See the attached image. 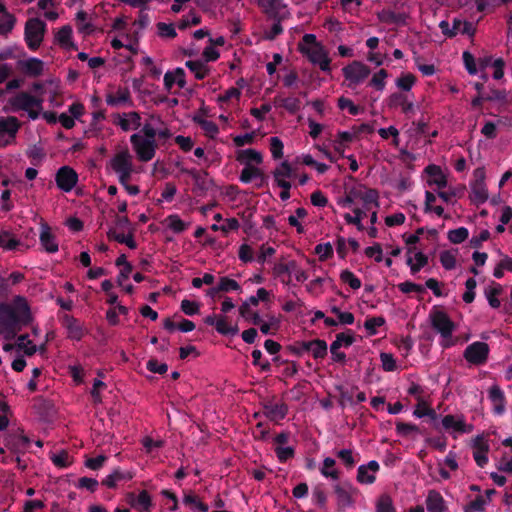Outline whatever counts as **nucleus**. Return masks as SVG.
<instances>
[{
    "mask_svg": "<svg viewBox=\"0 0 512 512\" xmlns=\"http://www.w3.org/2000/svg\"><path fill=\"white\" fill-rule=\"evenodd\" d=\"M32 321L31 308L24 296L16 295L11 302H0V335L5 340L14 339Z\"/></svg>",
    "mask_w": 512,
    "mask_h": 512,
    "instance_id": "f257e3e1",
    "label": "nucleus"
},
{
    "mask_svg": "<svg viewBox=\"0 0 512 512\" xmlns=\"http://www.w3.org/2000/svg\"><path fill=\"white\" fill-rule=\"evenodd\" d=\"M236 160L245 166L239 176L242 183H250L253 177H259V182L255 184V187L262 188L267 185V175L262 169L252 165V163L261 164L263 162V156L259 151L252 148L239 150Z\"/></svg>",
    "mask_w": 512,
    "mask_h": 512,
    "instance_id": "f03ea898",
    "label": "nucleus"
},
{
    "mask_svg": "<svg viewBox=\"0 0 512 512\" xmlns=\"http://www.w3.org/2000/svg\"><path fill=\"white\" fill-rule=\"evenodd\" d=\"M298 49L311 63L318 65L323 72H330L331 60L314 34H305L302 37V42L298 45Z\"/></svg>",
    "mask_w": 512,
    "mask_h": 512,
    "instance_id": "7ed1b4c3",
    "label": "nucleus"
},
{
    "mask_svg": "<svg viewBox=\"0 0 512 512\" xmlns=\"http://www.w3.org/2000/svg\"><path fill=\"white\" fill-rule=\"evenodd\" d=\"M42 104L43 99L41 97L21 91L9 98L7 104L3 107V111L8 113L23 110L28 113L30 119L36 120L39 118L40 112L43 109Z\"/></svg>",
    "mask_w": 512,
    "mask_h": 512,
    "instance_id": "20e7f679",
    "label": "nucleus"
},
{
    "mask_svg": "<svg viewBox=\"0 0 512 512\" xmlns=\"http://www.w3.org/2000/svg\"><path fill=\"white\" fill-rule=\"evenodd\" d=\"M428 319L431 327L443 338L442 346L444 348L449 347L452 343L448 341L452 338L456 328L455 323L450 319L449 315L437 305L431 308Z\"/></svg>",
    "mask_w": 512,
    "mask_h": 512,
    "instance_id": "39448f33",
    "label": "nucleus"
},
{
    "mask_svg": "<svg viewBox=\"0 0 512 512\" xmlns=\"http://www.w3.org/2000/svg\"><path fill=\"white\" fill-rule=\"evenodd\" d=\"M2 441L5 448L13 455H24L31 445V439L20 427L12 428L4 433Z\"/></svg>",
    "mask_w": 512,
    "mask_h": 512,
    "instance_id": "423d86ee",
    "label": "nucleus"
},
{
    "mask_svg": "<svg viewBox=\"0 0 512 512\" xmlns=\"http://www.w3.org/2000/svg\"><path fill=\"white\" fill-rule=\"evenodd\" d=\"M46 23L39 18H31L25 24L24 37L28 48L35 51L43 41Z\"/></svg>",
    "mask_w": 512,
    "mask_h": 512,
    "instance_id": "0eeeda50",
    "label": "nucleus"
},
{
    "mask_svg": "<svg viewBox=\"0 0 512 512\" xmlns=\"http://www.w3.org/2000/svg\"><path fill=\"white\" fill-rule=\"evenodd\" d=\"M486 173L483 167H478L473 172V180L470 182V200L475 205H481L488 199V190L485 184Z\"/></svg>",
    "mask_w": 512,
    "mask_h": 512,
    "instance_id": "6e6552de",
    "label": "nucleus"
},
{
    "mask_svg": "<svg viewBox=\"0 0 512 512\" xmlns=\"http://www.w3.org/2000/svg\"><path fill=\"white\" fill-rule=\"evenodd\" d=\"M130 142L137 154V157L142 162H148L155 156L157 144L153 139H144L139 134H133L130 137Z\"/></svg>",
    "mask_w": 512,
    "mask_h": 512,
    "instance_id": "1a4fd4ad",
    "label": "nucleus"
},
{
    "mask_svg": "<svg viewBox=\"0 0 512 512\" xmlns=\"http://www.w3.org/2000/svg\"><path fill=\"white\" fill-rule=\"evenodd\" d=\"M489 345L482 341H475L469 344L464 350V358L472 365H484L489 357Z\"/></svg>",
    "mask_w": 512,
    "mask_h": 512,
    "instance_id": "9d476101",
    "label": "nucleus"
},
{
    "mask_svg": "<svg viewBox=\"0 0 512 512\" xmlns=\"http://www.w3.org/2000/svg\"><path fill=\"white\" fill-rule=\"evenodd\" d=\"M343 75L346 80L350 81L349 86L358 85L370 74L368 66L360 61H353L351 64L342 69Z\"/></svg>",
    "mask_w": 512,
    "mask_h": 512,
    "instance_id": "9b49d317",
    "label": "nucleus"
},
{
    "mask_svg": "<svg viewBox=\"0 0 512 512\" xmlns=\"http://www.w3.org/2000/svg\"><path fill=\"white\" fill-rule=\"evenodd\" d=\"M55 182L60 190L70 192L78 182V174L70 166H62L56 172Z\"/></svg>",
    "mask_w": 512,
    "mask_h": 512,
    "instance_id": "f8f14e48",
    "label": "nucleus"
},
{
    "mask_svg": "<svg viewBox=\"0 0 512 512\" xmlns=\"http://www.w3.org/2000/svg\"><path fill=\"white\" fill-rule=\"evenodd\" d=\"M355 341L353 333L346 334L344 332L338 333L336 339L330 345V352L332 360L338 363H344L346 361V354L339 352L340 347L351 346Z\"/></svg>",
    "mask_w": 512,
    "mask_h": 512,
    "instance_id": "ddd939ff",
    "label": "nucleus"
},
{
    "mask_svg": "<svg viewBox=\"0 0 512 512\" xmlns=\"http://www.w3.org/2000/svg\"><path fill=\"white\" fill-rule=\"evenodd\" d=\"M21 125V122L15 116L0 117V137L5 134L8 136L4 146L15 142L16 135L21 128Z\"/></svg>",
    "mask_w": 512,
    "mask_h": 512,
    "instance_id": "4468645a",
    "label": "nucleus"
},
{
    "mask_svg": "<svg viewBox=\"0 0 512 512\" xmlns=\"http://www.w3.org/2000/svg\"><path fill=\"white\" fill-rule=\"evenodd\" d=\"M260 6L265 10L267 16L272 20H285L289 16V12L282 11L286 7L282 0H260Z\"/></svg>",
    "mask_w": 512,
    "mask_h": 512,
    "instance_id": "2eb2a0df",
    "label": "nucleus"
},
{
    "mask_svg": "<svg viewBox=\"0 0 512 512\" xmlns=\"http://www.w3.org/2000/svg\"><path fill=\"white\" fill-rule=\"evenodd\" d=\"M263 414L274 422L283 420L289 411L288 405L284 402L273 403L272 401H265L262 403Z\"/></svg>",
    "mask_w": 512,
    "mask_h": 512,
    "instance_id": "dca6fc26",
    "label": "nucleus"
},
{
    "mask_svg": "<svg viewBox=\"0 0 512 512\" xmlns=\"http://www.w3.org/2000/svg\"><path fill=\"white\" fill-rule=\"evenodd\" d=\"M442 427L446 430H454L459 433H470L473 430V425L466 424L463 416L456 419L454 415L448 414L442 418Z\"/></svg>",
    "mask_w": 512,
    "mask_h": 512,
    "instance_id": "f3484780",
    "label": "nucleus"
},
{
    "mask_svg": "<svg viewBox=\"0 0 512 512\" xmlns=\"http://www.w3.org/2000/svg\"><path fill=\"white\" fill-rule=\"evenodd\" d=\"M39 240L41 246L44 248V250L48 253H55L58 251L59 246L56 241L55 235L51 232L50 226L43 222L41 223V231L39 235Z\"/></svg>",
    "mask_w": 512,
    "mask_h": 512,
    "instance_id": "a211bd4d",
    "label": "nucleus"
},
{
    "mask_svg": "<svg viewBox=\"0 0 512 512\" xmlns=\"http://www.w3.org/2000/svg\"><path fill=\"white\" fill-rule=\"evenodd\" d=\"M62 324L67 329L68 338L72 340L80 341L85 335L81 322L73 316L65 315Z\"/></svg>",
    "mask_w": 512,
    "mask_h": 512,
    "instance_id": "6ab92c4d",
    "label": "nucleus"
},
{
    "mask_svg": "<svg viewBox=\"0 0 512 512\" xmlns=\"http://www.w3.org/2000/svg\"><path fill=\"white\" fill-rule=\"evenodd\" d=\"M182 173L189 174L195 183V190H199L202 194L206 193L212 184V180L208 178L206 171L199 172L195 169L181 168Z\"/></svg>",
    "mask_w": 512,
    "mask_h": 512,
    "instance_id": "aec40b11",
    "label": "nucleus"
},
{
    "mask_svg": "<svg viewBox=\"0 0 512 512\" xmlns=\"http://www.w3.org/2000/svg\"><path fill=\"white\" fill-rule=\"evenodd\" d=\"M424 172L429 176L427 180L429 186L436 185L439 189H443L447 186V178L440 166L430 164L424 169Z\"/></svg>",
    "mask_w": 512,
    "mask_h": 512,
    "instance_id": "412c9836",
    "label": "nucleus"
},
{
    "mask_svg": "<svg viewBox=\"0 0 512 512\" xmlns=\"http://www.w3.org/2000/svg\"><path fill=\"white\" fill-rule=\"evenodd\" d=\"M488 397L493 404L494 413L502 415L505 411L506 397L500 386L492 385L488 390Z\"/></svg>",
    "mask_w": 512,
    "mask_h": 512,
    "instance_id": "4be33fe9",
    "label": "nucleus"
},
{
    "mask_svg": "<svg viewBox=\"0 0 512 512\" xmlns=\"http://www.w3.org/2000/svg\"><path fill=\"white\" fill-rule=\"evenodd\" d=\"M380 465L376 460H371L367 465H360L357 470V481L362 484H373L376 480L374 474H369L368 471L373 473L379 471Z\"/></svg>",
    "mask_w": 512,
    "mask_h": 512,
    "instance_id": "5701e85b",
    "label": "nucleus"
},
{
    "mask_svg": "<svg viewBox=\"0 0 512 512\" xmlns=\"http://www.w3.org/2000/svg\"><path fill=\"white\" fill-rule=\"evenodd\" d=\"M110 165L115 173L133 171L131 155L127 150L117 153L111 159Z\"/></svg>",
    "mask_w": 512,
    "mask_h": 512,
    "instance_id": "b1692460",
    "label": "nucleus"
},
{
    "mask_svg": "<svg viewBox=\"0 0 512 512\" xmlns=\"http://www.w3.org/2000/svg\"><path fill=\"white\" fill-rule=\"evenodd\" d=\"M18 67L30 77H38L43 73L44 63L42 60L32 57L28 60H19Z\"/></svg>",
    "mask_w": 512,
    "mask_h": 512,
    "instance_id": "393cba45",
    "label": "nucleus"
},
{
    "mask_svg": "<svg viewBox=\"0 0 512 512\" xmlns=\"http://www.w3.org/2000/svg\"><path fill=\"white\" fill-rule=\"evenodd\" d=\"M426 508L428 512H447L443 496L436 490H430L426 498Z\"/></svg>",
    "mask_w": 512,
    "mask_h": 512,
    "instance_id": "a878e982",
    "label": "nucleus"
},
{
    "mask_svg": "<svg viewBox=\"0 0 512 512\" xmlns=\"http://www.w3.org/2000/svg\"><path fill=\"white\" fill-rule=\"evenodd\" d=\"M132 477L133 475L130 472H124L120 468H116L102 480V485L113 489L116 488L117 482L130 480Z\"/></svg>",
    "mask_w": 512,
    "mask_h": 512,
    "instance_id": "bb28decb",
    "label": "nucleus"
},
{
    "mask_svg": "<svg viewBox=\"0 0 512 512\" xmlns=\"http://www.w3.org/2000/svg\"><path fill=\"white\" fill-rule=\"evenodd\" d=\"M23 244L10 231L2 230L0 232V247L7 251H14L22 247Z\"/></svg>",
    "mask_w": 512,
    "mask_h": 512,
    "instance_id": "cd10ccee",
    "label": "nucleus"
},
{
    "mask_svg": "<svg viewBox=\"0 0 512 512\" xmlns=\"http://www.w3.org/2000/svg\"><path fill=\"white\" fill-rule=\"evenodd\" d=\"M131 103L130 91L127 87L119 88L116 94H108L106 96V103L109 106H117L121 103Z\"/></svg>",
    "mask_w": 512,
    "mask_h": 512,
    "instance_id": "c85d7f7f",
    "label": "nucleus"
},
{
    "mask_svg": "<svg viewBox=\"0 0 512 512\" xmlns=\"http://www.w3.org/2000/svg\"><path fill=\"white\" fill-rule=\"evenodd\" d=\"M305 349H310L315 359H323L327 355V343L322 339H314L308 341V345L304 346Z\"/></svg>",
    "mask_w": 512,
    "mask_h": 512,
    "instance_id": "c756f323",
    "label": "nucleus"
},
{
    "mask_svg": "<svg viewBox=\"0 0 512 512\" xmlns=\"http://www.w3.org/2000/svg\"><path fill=\"white\" fill-rule=\"evenodd\" d=\"M16 348L22 350L26 356H33L38 351V347L29 340L28 334H21L17 337Z\"/></svg>",
    "mask_w": 512,
    "mask_h": 512,
    "instance_id": "7c9ffc66",
    "label": "nucleus"
},
{
    "mask_svg": "<svg viewBox=\"0 0 512 512\" xmlns=\"http://www.w3.org/2000/svg\"><path fill=\"white\" fill-rule=\"evenodd\" d=\"M185 66L194 73L195 78L198 80L204 79L209 73V68L199 60H188L186 61Z\"/></svg>",
    "mask_w": 512,
    "mask_h": 512,
    "instance_id": "2f4dec72",
    "label": "nucleus"
},
{
    "mask_svg": "<svg viewBox=\"0 0 512 512\" xmlns=\"http://www.w3.org/2000/svg\"><path fill=\"white\" fill-rule=\"evenodd\" d=\"M378 199H379V194L376 189L364 188L363 197H362L363 206H364L363 210L370 211L371 205H374L375 208H378L379 207Z\"/></svg>",
    "mask_w": 512,
    "mask_h": 512,
    "instance_id": "473e14b6",
    "label": "nucleus"
},
{
    "mask_svg": "<svg viewBox=\"0 0 512 512\" xmlns=\"http://www.w3.org/2000/svg\"><path fill=\"white\" fill-rule=\"evenodd\" d=\"M239 314L248 322L253 325H260L262 322V318L258 312L251 310L248 302L242 303L239 307Z\"/></svg>",
    "mask_w": 512,
    "mask_h": 512,
    "instance_id": "72a5a7b5",
    "label": "nucleus"
},
{
    "mask_svg": "<svg viewBox=\"0 0 512 512\" xmlns=\"http://www.w3.org/2000/svg\"><path fill=\"white\" fill-rule=\"evenodd\" d=\"M502 293V286L499 283H493L492 287L485 289V296L489 305L497 309L500 307L498 296Z\"/></svg>",
    "mask_w": 512,
    "mask_h": 512,
    "instance_id": "f704fd0d",
    "label": "nucleus"
},
{
    "mask_svg": "<svg viewBox=\"0 0 512 512\" xmlns=\"http://www.w3.org/2000/svg\"><path fill=\"white\" fill-rule=\"evenodd\" d=\"M57 41L63 47H70L73 49H77V47L72 42V28L69 25H65L61 27L56 35Z\"/></svg>",
    "mask_w": 512,
    "mask_h": 512,
    "instance_id": "c9c22d12",
    "label": "nucleus"
},
{
    "mask_svg": "<svg viewBox=\"0 0 512 512\" xmlns=\"http://www.w3.org/2000/svg\"><path fill=\"white\" fill-rule=\"evenodd\" d=\"M413 415L417 418L428 416L433 422H436L439 417L435 410L430 408L422 399H419Z\"/></svg>",
    "mask_w": 512,
    "mask_h": 512,
    "instance_id": "e433bc0d",
    "label": "nucleus"
},
{
    "mask_svg": "<svg viewBox=\"0 0 512 512\" xmlns=\"http://www.w3.org/2000/svg\"><path fill=\"white\" fill-rule=\"evenodd\" d=\"M127 118H121L119 120V126L123 131H129L131 129V124H133V129H138L141 125V117L138 112H130L126 114Z\"/></svg>",
    "mask_w": 512,
    "mask_h": 512,
    "instance_id": "4c0bfd02",
    "label": "nucleus"
},
{
    "mask_svg": "<svg viewBox=\"0 0 512 512\" xmlns=\"http://www.w3.org/2000/svg\"><path fill=\"white\" fill-rule=\"evenodd\" d=\"M334 492L337 496V502L340 508L345 509L352 505V497L346 488L340 485H335Z\"/></svg>",
    "mask_w": 512,
    "mask_h": 512,
    "instance_id": "58836bf2",
    "label": "nucleus"
},
{
    "mask_svg": "<svg viewBox=\"0 0 512 512\" xmlns=\"http://www.w3.org/2000/svg\"><path fill=\"white\" fill-rule=\"evenodd\" d=\"M215 329L216 331L221 334V335H224V336H228V335H236L239 331V328L237 325H234V326H231L227 323V320L225 317L223 316H220L216 323H215Z\"/></svg>",
    "mask_w": 512,
    "mask_h": 512,
    "instance_id": "ea45409f",
    "label": "nucleus"
},
{
    "mask_svg": "<svg viewBox=\"0 0 512 512\" xmlns=\"http://www.w3.org/2000/svg\"><path fill=\"white\" fill-rule=\"evenodd\" d=\"M336 461L331 457H326L323 460V466L320 469L321 474L326 478H331L333 480L339 479V472L336 469H333Z\"/></svg>",
    "mask_w": 512,
    "mask_h": 512,
    "instance_id": "a19ab883",
    "label": "nucleus"
},
{
    "mask_svg": "<svg viewBox=\"0 0 512 512\" xmlns=\"http://www.w3.org/2000/svg\"><path fill=\"white\" fill-rule=\"evenodd\" d=\"M460 25H462V21L458 18H454L452 28H450L448 21L445 20L439 23V28L446 37L452 38L458 34Z\"/></svg>",
    "mask_w": 512,
    "mask_h": 512,
    "instance_id": "79ce46f5",
    "label": "nucleus"
},
{
    "mask_svg": "<svg viewBox=\"0 0 512 512\" xmlns=\"http://www.w3.org/2000/svg\"><path fill=\"white\" fill-rule=\"evenodd\" d=\"M201 16L198 15L194 10H191L188 15L184 16L178 23L180 30H185L190 26H196L201 23Z\"/></svg>",
    "mask_w": 512,
    "mask_h": 512,
    "instance_id": "37998d69",
    "label": "nucleus"
},
{
    "mask_svg": "<svg viewBox=\"0 0 512 512\" xmlns=\"http://www.w3.org/2000/svg\"><path fill=\"white\" fill-rule=\"evenodd\" d=\"M420 429L417 425L412 423H405L402 421L396 422V433L401 437H409L413 433H419Z\"/></svg>",
    "mask_w": 512,
    "mask_h": 512,
    "instance_id": "c03bdc74",
    "label": "nucleus"
},
{
    "mask_svg": "<svg viewBox=\"0 0 512 512\" xmlns=\"http://www.w3.org/2000/svg\"><path fill=\"white\" fill-rule=\"evenodd\" d=\"M353 212L355 215L351 216L349 213H346L344 215V219L348 224H354L359 231H362L364 229V226L361 223V220L366 215V212L365 210L360 208H354Z\"/></svg>",
    "mask_w": 512,
    "mask_h": 512,
    "instance_id": "a18cd8bd",
    "label": "nucleus"
},
{
    "mask_svg": "<svg viewBox=\"0 0 512 512\" xmlns=\"http://www.w3.org/2000/svg\"><path fill=\"white\" fill-rule=\"evenodd\" d=\"M194 122L197 123L211 138H213L219 132L217 124L213 121L206 120L200 117H194Z\"/></svg>",
    "mask_w": 512,
    "mask_h": 512,
    "instance_id": "49530a36",
    "label": "nucleus"
},
{
    "mask_svg": "<svg viewBox=\"0 0 512 512\" xmlns=\"http://www.w3.org/2000/svg\"><path fill=\"white\" fill-rule=\"evenodd\" d=\"M416 82V77L412 73H404L396 79V86L402 91L408 92Z\"/></svg>",
    "mask_w": 512,
    "mask_h": 512,
    "instance_id": "de8ad7c7",
    "label": "nucleus"
},
{
    "mask_svg": "<svg viewBox=\"0 0 512 512\" xmlns=\"http://www.w3.org/2000/svg\"><path fill=\"white\" fill-rule=\"evenodd\" d=\"M165 221L168 227L175 233H182L187 229V224L177 214L167 216Z\"/></svg>",
    "mask_w": 512,
    "mask_h": 512,
    "instance_id": "09e8293b",
    "label": "nucleus"
},
{
    "mask_svg": "<svg viewBox=\"0 0 512 512\" xmlns=\"http://www.w3.org/2000/svg\"><path fill=\"white\" fill-rule=\"evenodd\" d=\"M152 505L150 494L146 490H142L136 499V509L140 512H148Z\"/></svg>",
    "mask_w": 512,
    "mask_h": 512,
    "instance_id": "8fccbe9b",
    "label": "nucleus"
},
{
    "mask_svg": "<svg viewBox=\"0 0 512 512\" xmlns=\"http://www.w3.org/2000/svg\"><path fill=\"white\" fill-rule=\"evenodd\" d=\"M52 463L58 468H67L72 464L69 453L66 450H61L57 454L50 457Z\"/></svg>",
    "mask_w": 512,
    "mask_h": 512,
    "instance_id": "3c124183",
    "label": "nucleus"
},
{
    "mask_svg": "<svg viewBox=\"0 0 512 512\" xmlns=\"http://www.w3.org/2000/svg\"><path fill=\"white\" fill-rule=\"evenodd\" d=\"M469 236V231L466 227H459L448 232V239L453 244H460L464 242Z\"/></svg>",
    "mask_w": 512,
    "mask_h": 512,
    "instance_id": "603ef678",
    "label": "nucleus"
},
{
    "mask_svg": "<svg viewBox=\"0 0 512 512\" xmlns=\"http://www.w3.org/2000/svg\"><path fill=\"white\" fill-rule=\"evenodd\" d=\"M376 512H396L392 498L388 494H382L376 504Z\"/></svg>",
    "mask_w": 512,
    "mask_h": 512,
    "instance_id": "864d4df0",
    "label": "nucleus"
},
{
    "mask_svg": "<svg viewBox=\"0 0 512 512\" xmlns=\"http://www.w3.org/2000/svg\"><path fill=\"white\" fill-rule=\"evenodd\" d=\"M385 324V319L382 316L367 318L364 322V327L370 336L377 334V328Z\"/></svg>",
    "mask_w": 512,
    "mask_h": 512,
    "instance_id": "5fc2aeb1",
    "label": "nucleus"
},
{
    "mask_svg": "<svg viewBox=\"0 0 512 512\" xmlns=\"http://www.w3.org/2000/svg\"><path fill=\"white\" fill-rule=\"evenodd\" d=\"M388 77V72L385 69H380L376 72L370 80L369 85L376 90L382 91L385 88V79Z\"/></svg>",
    "mask_w": 512,
    "mask_h": 512,
    "instance_id": "6e6d98bb",
    "label": "nucleus"
},
{
    "mask_svg": "<svg viewBox=\"0 0 512 512\" xmlns=\"http://www.w3.org/2000/svg\"><path fill=\"white\" fill-rule=\"evenodd\" d=\"M241 287L239 283L233 279L228 277H221L218 286L216 287V291L221 292H229V291H238Z\"/></svg>",
    "mask_w": 512,
    "mask_h": 512,
    "instance_id": "4d7b16f0",
    "label": "nucleus"
},
{
    "mask_svg": "<svg viewBox=\"0 0 512 512\" xmlns=\"http://www.w3.org/2000/svg\"><path fill=\"white\" fill-rule=\"evenodd\" d=\"M314 252L319 256V260L323 262L333 256V247L330 242L320 243L315 246Z\"/></svg>",
    "mask_w": 512,
    "mask_h": 512,
    "instance_id": "13d9d810",
    "label": "nucleus"
},
{
    "mask_svg": "<svg viewBox=\"0 0 512 512\" xmlns=\"http://www.w3.org/2000/svg\"><path fill=\"white\" fill-rule=\"evenodd\" d=\"M337 105L341 110L347 109L349 114L353 116L360 114L362 111L358 105H355L349 98L343 96L338 99Z\"/></svg>",
    "mask_w": 512,
    "mask_h": 512,
    "instance_id": "bf43d9fd",
    "label": "nucleus"
},
{
    "mask_svg": "<svg viewBox=\"0 0 512 512\" xmlns=\"http://www.w3.org/2000/svg\"><path fill=\"white\" fill-rule=\"evenodd\" d=\"M158 35L161 38L173 39L177 36V32L173 24H167L164 22H158L156 24Z\"/></svg>",
    "mask_w": 512,
    "mask_h": 512,
    "instance_id": "052dcab7",
    "label": "nucleus"
},
{
    "mask_svg": "<svg viewBox=\"0 0 512 512\" xmlns=\"http://www.w3.org/2000/svg\"><path fill=\"white\" fill-rule=\"evenodd\" d=\"M274 179L291 178L293 170L289 162L283 161L278 168L272 172Z\"/></svg>",
    "mask_w": 512,
    "mask_h": 512,
    "instance_id": "680f3d73",
    "label": "nucleus"
},
{
    "mask_svg": "<svg viewBox=\"0 0 512 512\" xmlns=\"http://www.w3.org/2000/svg\"><path fill=\"white\" fill-rule=\"evenodd\" d=\"M270 151L273 159H281L283 157V149L284 145L282 140L279 137H271L270 138Z\"/></svg>",
    "mask_w": 512,
    "mask_h": 512,
    "instance_id": "e2e57ef3",
    "label": "nucleus"
},
{
    "mask_svg": "<svg viewBox=\"0 0 512 512\" xmlns=\"http://www.w3.org/2000/svg\"><path fill=\"white\" fill-rule=\"evenodd\" d=\"M340 279L354 290L361 287V280L349 270H343L340 274Z\"/></svg>",
    "mask_w": 512,
    "mask_h": 512,
    "instance_id": "0e129e2a",
    "label": "nucleus"
},
{
    "mask_svg": "<svg viewBox=\"0 0 512 512\" xmlns=\"http://www.w3.org/2000/svg\"><path fill=\"white\" fill-rule=\"evenodd\" d=\"M487 504V500L479 495L474 500H472L469 504H467L464 508L465 512H482L485 510V505Z\"/></svg>",
    "mask_w": 512,
    "mask_h": 512,
    "instance_id": "69168bd1",
    "label": "nucleus"
},
{
    "mask_svg": "<svg viewBox=\"0 0 512 512\" xmlns=\"http://www.w3.org/2000/svg\"><path fill=\"white\" fill-rule=\"evenodd\" d=\"M407 98L402 92H394L386 99V104L390 109L401 107Z\"/></svg>",
    "mask_w": 512,
    "mask_h": 512,
    "instance_id": "338daca9",
    "label": "nucleus"
},
{
    "mask_svg": "<svg viewBox=\"0 0 512 512\" xmlns=\"http://www.w3.org/2000/svg\"><path fill=\"white\" fill-rule=\"evenodd\" d=\"M181 311L187 316H193L199 313L200 304L195 301L183 299L180 305Z\"/></svg>",
    "mask_w": 512,
    "mask_h": 512,
    "instance_id": "774afa93",
    "label": "nucleus"
}]
</instances>
